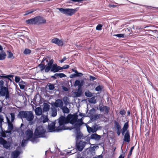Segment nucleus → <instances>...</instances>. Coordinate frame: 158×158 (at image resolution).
Segmentation results:
<instances>
[{
	"label": "nucleus",
	"instance_id": "1",
	"mask_svg": "<svg viewBox=\"0 0 158 158\" xmlns=\"http://www.w3.org/2000/svg\"><path fill=\"white\" fill-rule=\"evenodd\" d=\"M69 123L71 124L73 126L72 127H66V130H71L74 129L75 131L78 130L79 127H81L84 124L82 118L80 119L78 118V116L76 113L73 114H70L69 117Z\"/></svg>",
	"mask_w": 158,
	"mask_h": 158
},
{
	"label": "nucleus",
	"instance_id": "2",
	"mask_svg": "<svg viewBox=\"0 0 158 158\" xmlns=\"http://www.w3.org/2000/svg\"><path fill=\"white\" fill-rule=\"evenodd\" d=\"M26 23L28 25H41L46 23V20L43 17L37 16L26 20Z\"/></svg>",
	"mask_w": 158,
	"mask_h": 158
},
{
	"label": "nucleus",
	"instance_id": "3",
	"mask_svg": "<svg viewBox=\"0 0 158 158\" xmlns=\"http://www.w3.org/2000/svg\"><path fill=\"white\" fill-rule=\"evenodd\" d=\"M71 114H69L67 117L65 116L61 115L58 118V123L59 126L56 128L57 132L63 130H66L65 125L68 123L69 122V117Z\"/></svg>",
	"mask_w": 158,
	"mask_h": 158
},
{
	"label": "nucleus",
	"instance_id": "4",
	"mask_svg": "<svg viewBox=\"0 0 158 158\" xmlns=\"http://www.w3.org/2000/svg\"><path fill=\"white\" fill-rule=\"evenodd\" d=\"M53 59H51L49 61V62L48 63V67L45 69V73H48L50 71L53 73L61 72L60 66H58L56 64H53Z\"/></svg>",
	"mask_w": 158,
	"mask_h": 158
},
{
	"label": "nucleus",
	"instance_id": "5",
	"mask_svg": "<svg viewBox=\"0 0 158 158\" xmlns=\"http://www.w3.org/2000/svg\"><path fill=\"white\" fill-rule=\"evenodd\" d=\"M85 82L83 79H77L76 80L74 84V87L78 86V89L76 92H74L75 97H80L83 94L82 90V87L85 84Z\"/></svg>",
	"mask_w": 158,
	"mask_h": 158
},
{
	"label": "nucleus",
	"instance_id": "6",
	"mask_svg": "<svg viewBox=\"0 0 158 158\" xmlns=\"http://www.w3.org/2000/svg\"><path fill=\"white\" fill-rule=\"evenodd\" d=\"M18 116L20 118H25L30 123H32L34 116L32 111H21L19 112Z\"/></svg>",
	"mask_w": 158,
	"mask_h": 158
},
{
	"label": "nucleus",
	"instance_id": "7",
	"mask_svg": "<svg viewBox=\"0 0 158 158\" xmlns=\"http://www.w3.org/2000/svg\"><path fill=\"white\" fill-rule=\"evenodd\" d=\"M46 130L44 127L42 126H39L36 127L34 133L39 138H45L46 137Z\"/></svg>",
	"mask_w": 158,
	"mask_h": 158
},
{
	"label": "nucleus",
	"instance_id": "8",
	"mask_svg": "<svg viewBox=\"0 0 158 158\" xmlns=\"http://www.w3.org/2000/svg\"><path fill=\"white\" fill-rule=\"evenodd\" d=\"M58 9L62 13L66 15L67 16H71L77 11L76 9L58 8Z\"/></svg>",
	"mask_w": 158,
	"mask_h": 158
},
{
	"label": "nucleus",
	"instance_id": "9",
	"mask_svg": "<svg viewBox=\"0 0 158 158\" xmlns=\"http://www.w3.org/2000/svg\"><path fill=\"white\" fill-rule=\"evenodd\" d=\"M6 118L8 124V128L7 130H6L5 133H6V134L8 133L11 135L14 132L13 131L14 129V125L12 123L10 122L9 118L7 116H6Z\"/></svg>",
	"mask_w": 158,
	"mask_h": 158
},
{
	"label": "nucleus",
	"instance_id": "10",
	"mask_svg": "<svg viewBox=\"0 0 158 158\" xmlns=\"http://www.w3.org/2000/svg\"><path fill=\"white\" fill-rule=\"evenodd\" d=\"M9 91L7 87H3L0 89V95L2 96H5L6 99L10 98Z\"/></svg>",
	"mask_w": 158,
	"mask_h": 158
},
{
	"label": "nucleus",
	"instance_id": "11",
	"mask_svg": "<svg viewBox=\"0 0 158 158\" xmlns=\"http://www.w3.org/2000/svg\"><path fill=\"white\" fill-rule=\"evenodd\" d=\"M51 105L52 107L61 108L63 106L64 104L61 99H57L56 100L55 102H52Z\"/></svg>",
	"mask_w": 158,
	"mask_h": 158
},
{
	"label": "nucleus",
	"instance_id": "12",
	"mask_svg": "<svg viewBox=\"0 0 158 158\" xmlns=\"http://www.w3.org/2000/svg\"><path fill=\"white\" fill-rule=\"evenodd\" d=\"M51 42L59 46H62L64 45L63 42L57 38H55L52 39Z\"/></svg>",
	"mask_w": 158,
	"mask_h": 158
},
{
	"label": "nucleus",
	"instance_id": "13",
	"mask_svg": "<svg viewBox=\"0 0 158 158\" xmlns=\"http://www.w3.org/2000/svg\"><path fill=\"white\" fill-rule=\"evenodd\" d=\"M57 127L55 126V124L54 123H52V124L48 125V129L49 132H57L56 130Z\"/></svg>",
	"mask_w": 158,
	"mask_h": 158
},
{
	"label": "nucleus",
	"instance_id": "14",
	"mask_svg": "<svg viewBox=\"0 0 158 158\" xmlns=\"http://www.w3.org/2000/svg\"><path fill=\"white\" fill-rule=\"evenodd\" d=\"M14 76V75L12 74L6 75L5 74H2L0 75V79L3 80L4 79H7L10 82H12V80L11 78H13Z\"/></svg>",
	"mask_w": 158,
	"mask_h": 158
},
{
	"label": "nucleus",
	"instance_id": "15",
	"mask_svg": "<svg viewBox=\"0 0 158 158\" xmlns=\"http://www.w3.org/2000/svg\"><path fill=\"white\" fill-rule=\"evenodd\" d=\"M44 61L45 59L43 58L40 63L38 65L37 67L40 68L41 72H42L44 70L45 71V69L48 67V63L46 65L43 64Z\"/></svg>",
	"mask_w": 158,
	"mask_h": 158
},
{
	"label": "nucleus",
	"instance_id": "16",
	"mask_svg": "<svg viewBox=\"0 0 158 158\" xmlns=\"http://www.w3.org/2000/svg\"><path fill=\"white\" fill-rule=\"evenodd\" d=\"M81 127H79L78 130H76V139L77 140L81 139L83 136V134L80 131Z\"/></svg>",
	"mask_w": 158,
	"mask_h": 158
},
{
	"label": "nucleus",
	"instance_id": "17",
	"mask_svg": "<svg viewBox=\"0 0 158 158\" xmlns=\"http://www.w3.org/2000/svg\"><path fill=\"white\" fill-rule=\"evenodd\" d=\"M130 136L129 131H127L125 132L124 135L123 141L127 143L129 142L130 141Z\"/></svg>",
	"mask_w": 158,
	"mask_h": 158
},
{
	"label": "nucleus",
	"instance_id": "18",
	"mask_svg": "<svg viewBox=\"0 0 158 158\" xmlns=\"http://www.w3.org/2000/svg\"><path fill=\"white\" fill-rule=\"evenodd\" d=\"M2 124H0V136L3 138H6L7 137V136L6 135V133H5L6 131L2 127Z\"/></svg>",
	"mask_w": 158,
	"mask_h": 158
},
{
	"label": "nucleus",
	"instance_id": "19",
	"mask_svg": "<svg viewBox=\"0 0 158 158\" xmlns=\"http://www.w3.org/2000/svg\"><path fill=\"white\" fill-rule=\"evenodd\" d=\"M39 138L37 135H35L34 133V135L32 136V137L30 139H28V141H31L32 143H37L39 142V140L37 139V138Z\"/></svg>",
	"mask_w": 158,
	"mask_h": 158
},
{
	"label": "nucleus",
	"instance_id": "20",
	"mask_svg": "<svg viewBox=\"0 0 158 158\" xmlns=\"http://www.w3.org/2000/svg\"><path fill=\"white\" fill-rule=\"evenodd\" d=\"M21 150H16L12 152V155L13 158H17L21 153Z\"/></svg>",
	"mask_w": 158,
	"mask_h": 158
},
{
	"label": "nucleus",
	"instance_id": "21",
	"mask_svg": "<svg viewBox=\"0 0 158 158\" xmlns=\"http://www.w3.org/2000/svg\"><path fill=\"white\" fill-rule=\"evenodd\" d=\"M101 138V136L97 134L96 133H94L92 134L90 137V139H94L96 140H99Z\"/></svg>",
	"mask_w": 158,
	"mask_h": 158
},
{
	"label": "nucleus",
	"instance_id": "22",
	"mask_svg": "<svg viewBox=\"0 0 158 158\" xmlns=\"http://www.w3.org/2000/svg\"><path fill=\"white\" fill-rule=\"evenodd\" d=\"M43 105V112H47L48 111L50 110V105L47 103H44Z\"/></svg>",
	"mask_w": 158,
	"mask_h": 158
},
{
	"label": "nucleus",
	"instance_id": "23",
	"mask_svg": "<svg viewBox=\"0 0 158 158\" xmlns=\"http://www.w3.org/2000/svg\"><path fill=\"white\" fill-rule=\"evenodd\" d=\"M85 146V145L84 144L80 143L76 145V148L78 151L81 152L83 150Z\"/></svg>",
	"mask_w": 158,
	"mask_h": 158
},
{
	"label": "nucleus",
	"instance_id": "24",
	"mask_svg": "<svg viewBox=\"0 0 158 158\" xmlns=\"http://www.w3.org/2000/svg\"><path fill=\"white\" fill-rule=\"evenodd\" d=\"M11 143L10 142L6 140L3 144V148L6 149L9 148L11 147Z\"/></svg>",
	"mask_w": 158,
	"mask_h": 158
},
{
	"label": "nucleus",
	"instance_id": "25",
	"mask_svg": "<svg viewBox=\"0 0 158 158\" xmlns=\"http://www.w3.org/2000/svg\"><path fill=\"white\" fill-rule=\"evenodd\" d=\"M40 120L41 121H42L43 123H45L48 122L49 119L47 116L43 115H42L40 118Z\"/></svg>",
	"mask_w": 158,
	"mask_h": 158
},
{
	"label": "nucleus",
	"instance_id": "26",
	"mask_svg": "<svg viewBox=\"0 0 158 158\" xmlns=\"http://www.w3.org/2000/svg\"><path fill=\"white\" fill-rule=\"evenodd\" d=\"M100 114H95L93 115L90 116V120L92 121H94L95 120L99 119L100 118Z\"/></svg>",
	"mask_w": 158,
	"mask_h": 158
},
{
	"label": "nucleus",
	"instance_id": "27",
	"mask_svg": "<svg viewBox=\"0 0 158 158\" xmlns=\"http://www.w3.org/2000/svg\"><path fill=\"white\" fill-rule=\"evenodd\" d=\"M6 56V54L5 52L2 51L0 52V60H5Z\"/></svg>",
	"mask_w": 158,
	"mask_h": 158
},
{
	"label": "nucleus",
	"instance_id": "28",
	"mask_svg": "<svg viewBox=\"0 0 158 158\" xmlns=\"http://www.w3.org/2000/svg\"><path fill=\"white\" fill-rule=\"evenodd\" d=\"M60 109L64 114H69V110L66 106H63Z\"/></svg>",
	"mask_w": 158,
	"mask_h": 158
},
{
	"label": "nucleus",
	"instance_id": "29",
	"mask_svg": "<svg viewBox=\"0 0 158 158\" xmlns=\"http://www.w3.org/2000/svg\"><path fill=\"white\" fill-rule=\"evenodd\" d=\"M27 83V82L21 80V81L19 83V85L20 89H24L25 87V85H26Z\"/></svg>",
	"mask_w": 158,
	"mask_h": 158
},
{
	"label": "nucleus",
	"instance_id": "30",
	"mask_svg": "<svg viewBox=\"0 0 158 158\" xmlns=\"http://www.w3.org/2000/svg\"><path fill=\"white\" fill-rule=\"evenodd\" d=\"M87 131L89 133H90L91 132H92L93 133H96L93 127H90L88 125H87L86 126Z\"/></svg>",
	"mask_w": 158,
	"mask_h": 158
},
{
	"label": "nucleus",
	"instance_id": "31",
	"mask_svg": "<svg viewBox=\"0 0 158 158\" xmlns=\"http://www.w3.org/2000/svg\"><path fill=\"white\" fill-rule=\"evenodd\" d=\"M53 108H51V110L52 111V114L51 115L52 116L55 117L56 116L57 114V111L56 107H53Z\"/></svg>",
	"mask_w": 158,
	"mask_h": 158
},
{
	"label": "nucleus",
	"instance_id": "32",
	"mask_svg": "<svg viewBox=\"0 0 158 158\" xmlns=\"http://www.w3.org/2000/svg\"><path fill=\"white\" fill-rule=\"evenodd\" d=\"M26 134L29 139L31 138L33 135L32 132L30 130H27L26 132Z\"/></svg>",
	"mask_w": 158,
	"mask_h": 158
},
{
	"label": "nucleus",
	"instance_id": "33",
	"mask_svg": "<svg viewBox=\"0 0 158 158\" xmlns=\"http://www.w3.org/2000/svg\"><path fill=\"white\" fill-rule=\"evenodd\" d=\"M114 127L116 129L121 128V127L118 122L116 120L114 121Z\"/></svg>",
	"mask_w": 158,
	"mask_h": 158
},
{
	"label": "nucleus",
	"instance_id": "34",
	"mask_svg": "<svg viewBox=\"0 0 158 158\" xmlns=\"http://www.w3.org/2000/svg\"><path fill=\"white\" fill-rule=\"evenodd\" d=\"M96 96H92L90 99H89L88 100L89 103L93 104H95L97 102L96 99H95Z\"/></svg>",
	"mask_w": 158,
	"mask_h": 158
},
{
	"label": "nucleus",
	"instance_id": "35",
	"mask_svg": "<svg viewBox=\"0 0 158 158\" xmlns=\"http://www.w3.org/2000/svg\"><path fill=\"white\" fill-rule=\"evenodd\" d=\"M129 122L128 121H127V122L124 123L122 129L123 130H126L127 131H129V130H127L129 128Z\"/></svg>",
	"mask_w": 158,
	"mask_h": 158
},
{
	"label": "nucleus",
	"instance_id": "36",
	"mask_svg": "<svg viewBox=\"0 0 158 158\" xmlns=\"http://www.w3.org/2000/svg\"><path fill=\"white\" fill-rule=\"evenodd\" d=\"M95 111V109L94 108H92L89 110V112L88 114V116L89 117H90L94 114Z\"/></svg>",
	"mask_w": 158,
	"mask_h": 158
},
{
	"label": "nucleus",
	"instance_id": "37",
	"mask_svg": "<svg viewBox=\"0 0 158 158\" xmlns=\"http://www.w3.org/2000/svg\"><path fill=\"white\" fill-rule=\"evenodd\" d=\"M93 93H92L89 90L86 91L85 93V95L88 97H91L93 96Z\"/></svg>",
	"mask_w": 158,
	"mask_h": 158
},
{
	"label": "nucleus",
	"instance_id": "38",
	"mask_svg": "<svg viewBox=\"0 0 158 158\" xmlns=\"http://www.w3.org/2000/svg\"><path fill=\"white\" fill-rule=\"evenodd\" d=\"M93 127L94 128L96 132L97 131L101 129L102 128L101 126H99L96 123L93 125Z\"/></svg>",
	"mask_w": 158,
	"mask_h": 158
},
{
	"label": "nucleus",
	"instance_id": "39",
	"mask_svg": "<svg viewBox=\"0 0 158 158\" xmlns=\"http://www.w3.org/2000/svg\"><path fill=\"white\" fill-rule=\"evenodd\" d=\"M35 10L33 9H30L27 10H26L25 11V14L24 15V16H26L27 15L29 14H31Z\"/></svg>",
	"mask_w": 158,
	"mask_h": 158
},
{
	"label": "nucleus",
	"instance_id": "40",
	"mask_svg": "<svg viewBox=\"0 0 158 158\" xmlns=\"http://www.w3.org/2000/svg\"><path fill=\"white\" fill-rule=\"evenodd\" d=\"M35 114L37 115H40L42 113V110L40 108H37L36 109V110H35Z\"/></svg>",
	"mask_w": 158,
	"mask_h": 158
},
{
	"label": "nucleus",
	"instance_id": "41",
	"mask_svg": "<svg viewBox=\"0 0 158 158\" xmlns=\"http://www.w3.org/2000/svg\"><path fill=\"white\" fill-rule=\"evenodd\" d=\"M28 139H23L21 143V146L22 147H24L25 146L26 144L27 143Z\"/></svg>",
	"mask_w": 158,
	"mask_h": 158
},
{
	"label": "nucleus",
	"instance_id": "42",
	"mask_svg": "<svg viewBox=\"0 0 158 158\" xmlns=\"http://www.w3.org/2000/svg\"><path fill=\"white\" fill-rule=\"evenodd\" d=\"M50 90H52L55 89L54 84L52 83H48L47 85Z\"/></svg>",
	"mask_w": 158,
	"mask_h": 158
},
{
	"label": "nucleus",
	"instance_id": "43",
	"mask_svg": "<svg viewBox=\"0 0 158 158\" xmlns=\"http://www.w3.org/2000/svg\"><path fill=\"white\" fill-rule=\"evenodd\" d=\"M98 147V145L95 146H93L92 147H90L89 148H88L87 149H89V150L90 152H93V151H95V148L97 147Z\"/></svg>",
	"mask_w": 158,
	"mask_h": 158
},
{
	"label": "nucleus",
	"instance_id": "44",
	"mask_svg": "<svg viewBox=\"0 0 158 158\" xmlns=\"http://www.w3.org/2000/svg\"><path fill=\"white\" fill-rule=\"evenodd\" d=\"M152 31V35H153V36H157V37L158 38V30H152V31Z\"/></svg>",
	"mask_w": 158,
	"mask_h": 158
},
{
	"label": "nucleus",
	"instance_id": "45",
	"mask_svg": "<svg viewBox=\"0 0 158 158\" xmlns=\"http://www.w3.org/2000/svg\"><path fill=\"white\" fill-rule=\"evenodd\" d=\"M6 52L7 53L8 58H12L13 56V54L11 52V51L10 50H7Z\"/></svg>",
	"mask_w": 158,
	"mask_h": 158
},
{
	"label": "nucleus",
	"instance_id": "46",
	"mask_svg": "<svg viewBox=\"0 0 158 158\" xmlns=\"http://www.w3.org/2000/svg\"><path fill=\"white\" fill-rule=\"evenodd\" d=\"M11 116L10 122L13 123L15 119V114L14 113H11L10 114Z\"/></svg>",
	"mask_w": 158,
	"mask_h": 158
},
{
	"label": "nucleus",
	"instance_id": "47",
	"mask_svg": "<svg viewBox=\"0 0 158 158\" xmlns=\"http://www.w3.org/2000/svg\"><path fill=\"white\" fill-rule=\"evenodd\" d=\"M31 52V51L28 48L25 49L23 52V53L25 55L30 54Z\"/></svg>",
	"mask_w": 158,
	"mask_h": 158
},
{
	"label": "nucleus",
	"instance_id": "48",
	"mask_svg": "<svg viewBox=\"0 0 158 158\" xmlns=\"http://www.w3.org/2000/svg\"><path fill=\"white\" fill-rule=\"evenodd\" d=\"M68 98L66 96H64L63 98V101L66 105H67L69 103L68 101Z\"/></svg>",
	"mask_w": 158,
	"mask_h": 158
},
{
	"label": "nucleus",
	"instance_id": "49",
	"mask_svg": "<svg viewBox=\"0 0 158 158\" xmlns=\"http://www.w3.org/2000/svg\"><path fill=\"white\" fill-rule=\"evenodd\" d=\"M57 77L60 78H62L66 77V76L63 73H57Z\"/></svg>",
	"mask_w": 158,
	"mask_h": 158
},
{
	"label": "nucleus",
	"instance_id": "50",
	"mask_svg": "<svg viewBox=\"0 0 158 158\" xmlns=\"http://www.w3.org/2000/svg\"><path fill=\"white\" fill-rule=\"evenodd\" d=\"M21 78L20 77L18 76H15V82L17 83H18L21 81Z\"/></svg>",
	"mask_w": 158,
	"mask_h": 158
},
{
	"label": "nucleus",
	"instance_id": "51",
	"mask_svg": "<svg viewBox=\"0 0 158 158\" xmlns=\"http://www.w3.org/2000/svg\"><path fill=\"white\" fill-rule=\"evenodd\" d=\"M69 65H64L62 67H60V71H62V70H63V69H68L69 67Z\"/></svg>",
	"mask_w": 158,
	"mask_h": 158
},
{
	"label": "nucleus",
	"instance_id": "52",
	"mask_svg": "<svg viewBox=\"0 0 158 158\" xmlns=\"http://www.w3.org/2000/svg\"><path fill=\"white\" fill-rule=\"evenodd\" d=\"M104 110H105V112L108 114L109 112V110H110V108L109 107L107 106H104Z\"/></svg>",
	"mask_w": 158,
	"mask_h": 158
},
{
	"label": "nucleus",
	"instance_id": "53",
	"mask_svg": "<svg viewBox=\"0 0 158 158\" xmlns=\"http://www.w3.org/2000/svg\"><path fill=\"white\" fill-rule=\"evenodd\" d=\"M102 25L101 24H98L96 27V30L98 31L101 30L102 29Z\"/></svg>",
	"mask_w": 158,
	"mask_h": 158
},
{
	"label": "nucleus",
	"instance_id": "54",
	"mask_svg": "<svg viewBox=\"0 0 158 158\" xmlns=\"http://www.w3.org/2000/svg\"><path fill=\"white\" fill-rule=\"evenodd\" d=\"M102 89V87L100 85H98L96 87L95 89V90L97 91H101Z\"/></svg>",
	"mask_w": 158,
	"mask_h": 158
},
{
	"label": "nucleus",
	"instance_id": "55",
	"mask_svg": "<svg viewBox=\"0 0 158 158\" xmlns=\"http://www.w3.org/2000/svg\"><path fill=\"white\" fill-rule=\"evenodd\" d=\"M125 34H118L114 35V36L117 37L118 38H123L124 37Z\"/></svg>",
	"mask_w": 158,
	"mask_h": 158
},
{
	"label": "nucleus",
	"instance_id": "56",
	"mask_svg": "<svg viewBox=\"0 0 158 158\" xmlns=\"http://www.w3.org/2000/svg\"><path fill=\"white\" fill-rule=\"evenodd\" d=\"M134 146H132L130 150V151L129 152L128 154V156H131V155H132V151H133V150H134Z\"/></svg>",
	"mask_w": 158,
	"mask_h": 158
},
{
	"label": "nucleus",
	"instance_id": "57",
	"mask_svg": "<svg viewBox=\"0 0 158 158\" xmlns=\"http://www.w3.org/2000/svg\"><path fill=\"white\" fill-rule=\"evenodd\" d=\"M3 122H4L3 116L2 114H0V124H2Z\"/></svg>",
	"mask_w": 158,
	"mask_h": 158
},
{
	"label": "nucleus",
	"instance_id": "58",
	"mask_svg": "<svg viewBox=\"0 0 158 158\" xmlns=\"http://www.w3.org/2000/svg\"><path fill=\"white\" fill-rule=\"evenodd\" d=\"M6 141V140L4 139L3 138L1 137H0V144L3 145L4 143Z\"/></svg>",
	"mask_w": 158,
	"mask_h": 158
},
{
	"label": "nucleus",
	"instance_id": "59",
	"mask_svg": "<svg viewBox=\"0 0 158 158\" xmlns=\"http://www.w3.org/2000/svg\"><path fill=\"white\" fill-rule=\"evenodd\" d=\"M122 147L123 146H122L121 148V150L122 152V153H123V155H121L118 157V158H124V156H123V155H124L125 154V152H124L123 149H122Z\"/></svg>",
	"mask_w": 158,
	"mask_h": 158
},
{
	"label": "nucleus",
	"instance_id": "60",
	"mask_svg": "<svg viewBox=\"0 0 158 158\" xmlns=\"http://www.w3.org/2000/svg\"><path fill=\"white\" fill-rule=\"evenodd\" d=\"M116 130H117L116 133H117L118 136H119L121 133L122 128L117 129H116Z\"/></svg>",
	"mask_w": 158,
	"mask_h": 158
},
{
	"label": "nucleus",
	"instance_id": "61",
	"mask_svg": "<svg viewBox=\"0 0 158 158\" xmlns=\"http://www.w3.org/2000/svg\"><path fill=\"white\" fill-rule=\"evenodd\" d=\"M89 80L90 81H93L94 80H95L97 79V78L91 75H89Z\"/></svg>",
	"mask_w": 158,
	"mask_h": 158
},
{
	"label": "nucleus",
	"instance_id": "62",
	"mask_svg": "<svg viewBox=\"0 0 158 158\" xmlns=\"http://www.w3.org/2000/svg\"><path fill=\"white\" fill-rule=\"evenodd\" d=\"M76 76L77 77H81L83 75V74L82 73H80L79 72H78V71L77 73H76Z\"/></svg>",
	"mask_w": 158,
	"mask_h": 158
},
{
	"label": "nucleus",
	"instance_id": "63",
	"mask_svg": "<svg viewBox=\"0 0 158 158\" xmlns=\"http://www.w3.org/2000/svg\"><path fill=\"white\" fill-rule=\"evenodd\" d=\"M119 114L122 115H124L126 114V111L124 110H121L119 111Z\"/></svg>",
	"mask_w": 158,
	"mask_h": 158
},
{
	"label": "nucleus",
	"instance_id": "64",
	"mask_svg": "<svg viewBox=\"0 0 158 158\" xmlns=\"http://www.w3.org/2000/svg\"><path fill=\"white\" fill-rule=\"evenodd\" d=\"M57 73H55L53 75L51 76V78L53 79L54 80H55L57 79Z\"/></svg>",
	"mask_w": 158,
	"mask_h": 158
}]
</instances>
